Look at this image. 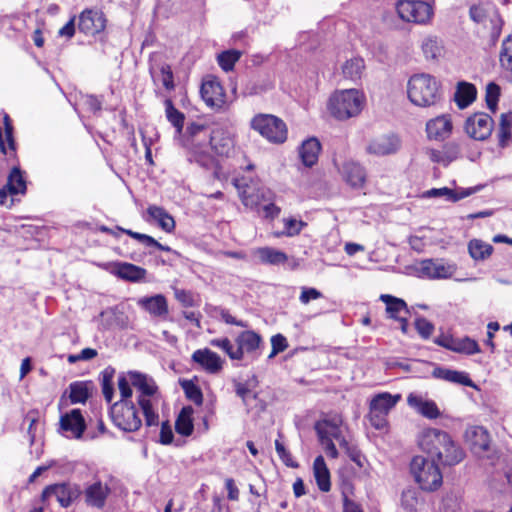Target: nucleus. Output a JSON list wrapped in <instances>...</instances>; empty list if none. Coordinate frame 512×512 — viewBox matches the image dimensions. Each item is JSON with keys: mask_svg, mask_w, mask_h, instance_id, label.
I'll use <instances>...</instances> for the list:
<instances>
[{"mask_svg": "<svg viewBox=\"0 0 512 512\" xmlns=\"http://www.w3.org/2000/svg\"><path fill=\"white\" fill-rule=\"evenodd\" d=\"M421 49L426 60L438 61L445 55L443 41L435 35L424 37Z\"/></svg>", "mask_w": 512, "mask_h": 512, "instance_id": "nucleus-29", "label": "nucleus"}, {"mask_svg": "<svg viewBox=\"0 0 512 512\" xmlns=\"http://www.w3.org/2000/svg\"><path fill=\"white\" fill-rule=\"evenodd\" d=\"M493 129V120L487 113H475L465 123L466 133L475 140L487 139Z\"/></svg>", "mask_w": 512, "mask_h": 512, "instance_id": "nucleus-14", "label": "nucleus"}, {"mask_svg": "<svg viewBox=\"0 0 512 512\" xmlns=\"http://www.w3.org/2000/svg\"><path fill=\"white\" fill-rule=\"evenodd\" d=\"M91 382L75 381L69 385V399L72 404L85 403L91 394Z\"/></svg>", "mask_w": 512, "mask_h": 512, "instance_id": "nucleus-39", "label": "nucleus"}, {"mask_svg": "<svg viewBox=\"0 0 512 512\" xmlns=\"http://www.w3.org/2000/svg\"><path fill=\"white\" fill-rule=\"evenodd\" d=\"M457 266L443 259H426L421 261L419 273L429 279H446L454 275Z\"/></svg>", "mask_w": 512, "mask_h": 512, "instance_id": "nucleus-15", "label": "nucleus"}, {"mask_svg": "<svg viewBox=\"0 0 512 512\" xmlns=\"http://www.w3.org/2000/svg\"><path fill=\"white\" fill-rule=\"evenodd\" d=\"M197 138H202L204 145L210 144L211 148L220 156H229L234 149V139L231 132L219 125L209 129L204 123H190L186 129L184 146L193 148Z\"/></svg>", "mask_w": 512, "mask_h": 512, "instance_id": "nucleus-2", "label": "nucleus"}, {"mask_svg": "<svg viewBox=\"0 0 512 512\" xmlns=\"http://www.w3.org/2000/svg\"><path fill=\"white\" fill-rule=\"evenodd\" d=\"M340 172L344 180L353 188H361L366 181L365 169L356 162H345Z\"/></svg>", "mask_w": 512, "mask_h": 512, "instance_id": "nucleus-25", "label": "nucleus"}, {"mask_svg": "<svg viewBox=\"0 0 512 512\" xmlns=\"http://www.w3.org/2000/svg\"><path fill=\"white\" fill-rule=\"evenodd\" d=\"M407 95L412 104L430 107L441 101L443 91L436 77L428 73H418L409 78Z\"/></svg>", "mask_w": 512, "mask_h": 512, "instance_id": "nucleus-3", "label": "nucleus"}, {"mask_svg": "<svg viewBox=\"0 0 512 512\" xmlns=\"http://www.w3.org/2000/svg\"><path fill=\"white\" fill-rule=\"evenodd\" d=\"M149 217L156 221L159 227L167 233H171L175 229L174 218L162 207L150 205L147 208Z\"/></svg>", "mask_w": 512, "mask_h": 512, "instance_id": "nucleus-32", "label": "nucleus"}, {"mask_svg": "<svg viewBox=\"0 0 512 512\" xmlns=\"http://www.w3.org/2000/svg\"><path fill=\"white\" fill-rule=\"evenodd\" d=\"M255 255L265 264L278 265L287 260L285 253L271 247L258 248L255 250Z\"/></svg>", "mask_w": 512, "mask_h": 512, "instance_id": "nucleus-43", "label": "nucleus"}, {"mask_svg": "<svg viewBox=\"0 0 512 512\" xmlns=\"http://www.w3.org/2000/svg\"><path fill=\"white\" fill-rule=\"evenodd\" d=\"M401 399L399 394L393 396L389 393H380L376 395L370 403V410H376L378 413L387 414Z\"/></svg>", "mask_w": 512, "mask_h": 512, "instance_id": "nucleus-38", "label": "nucleus"}, {"mask_svg": "<svg viewBox=\"0 0 512 512\" xmlns=\"http://www.w3.org/2000/svg\"><path fill=\"white\" fill-rule=\"evenodd\" d=\"M415 328L422 338L428 339L434 330V325L427 319L420 317L415 320Z\"/></svg>", "mask_w": 512, "mask_h": 512, "instance_id": "nucleus-54", "label": "nucleus"}, {"mask_svg": "<svg viewBox=\"0 0 512 512\" xmlns=\"http://www.w3.org/2000/svg\"><path fill=\"white\" fill-rule=\"evenodd\" d=\"M106 26L104 14L98 10L86 9L79 16L78 29L86 35H96Z\"/></svg>", "mask_w": 512, "mask_h": 512, "instance_id": "nucleus-17", "label": "nucleus"}, {"mask_svg": "<svg viewBox=\"0 0 512 512\" xmlns=\"http://www.w3.org/2000/svg\"><path fill=\"white\" fill-rule=\"evenodd\" d=\"M258 385V379L253 375L250 379L245 382H235V393L242 399L244 405L249 404L250 399H256L257 393L253 391Z\"/></svg>", "mask_w": 512, "mask_h": 512, "instance_id": "nucleus-40", "label": "nucleus"}, {"mask_svg": "<svg viewBox=\"0 0 512 512\" xmlns=\"http://www.w3.org/2000/svg\"><path fill=\"white\" fill-rule=\"evenodd\" d=\"M499 62L506 79L512 83V34L502 43Z\"/></svg>", "mask_w": 512, "mask_h": 512, "instance_id": "nucleus-36", "label": "nucleus"}, {"mask_svg": "<svg viewBox=\"0 0 512 512\" xmlns=\"http://www.w3.org/2000/svg\"><path fill=\"white\" fill-rule=\"evenodd\" d=\"M260 211L267 219H274L280 213V208L274 204V200L264 201L260 206Z\"/></svg>", "mask_w": 512, "mask_h": 512, "instance_id": "nucleus-58", "label": "nucleus"}, {"mask_svg": "<svg viewBox=\"0 0 512 512\" xmlns=\"http://www.w3.org/2000/svg\"><path fill=\"white\" fill-rule=\"evenodd\" d=\"M428 0H400L396 5L398 16L406 22L425 24L433 16V8Z\"/></svg>", "mask_w": 512, "mask_h": 512, "instance_id": "nucleus-10", "label": "nucleus"}, {"mask_svg": "<svg viewBox=\"0 0 512 512\" xmlns=\"http://www.w3.org/2000/svg\"><path fill=\"white\" fill-rule=\"evenodd\" d=\"M193 408L191 406L183 407L180 411L176 422V432L182 436H190L193 432V421H192Z\"/></svg>", "mask_w": 512, "mask_h": 512, "instance_id": "nucleus-42", "label": "nucleus"}, {"mask_svg": "<svg viewBox=\"0 0 512 512\" xmlns=\"http://www.w3.org/2000/svg\"><path fill=\"white\" fill-rule=\"evenodd\" d=\"M407 403L426 418L436 419L440 415V411L435 402L424 400L420 395L410 393L407 397Z\"/></svg>", "mask_w": 512, "mask_h": 512, "instance_id": "nucleus-28", "label": "nucleus"}, {"mask_svg": "<svg viewBox=\"0 0 512 512\" xmlns=\"http://www.w3.org/2000/svg\"><path fill=\"white\" fill-rule=\"evenodd\" d=\"M60 431L67 437L80 439L86 429V422L80 409H72L60 417Z\"/></svg>", "mask_w": 512, "mask_h": 512, "instance_id": "nucleus-16", "label": "nucleus"}, {"mask_svg": "<svg viewBox=\"0 0 512 512\" xmlns=\"http://www.w3.org/2000/svg\"><path fill=\"white\" fill-rule=\"evenodd\" d=\"M511 124L512 117L508 114H502L500 118L498 137L499 143L503 147L506 146L511 139Z\"/></svg>", "mask_w": 512, "mask_h": 512, "instance_id": "nucleus-49", "label": "nucleus"}, {"mask_svg": "<svg viewBox=\"0 0 512 512\" xmlns=\"http://www.w3.org/2000/svg\"><path fill=\"white\" fill-rule=\"evenodd\" d=\"M400 145V139L396 135H381L371 140L366 150L375 156H386L396 153Z\"/></svg>", "mask_w": 512, "mask_h": 512, "instance_id": "nucleus-18", "label": "nucleus"}, {"mask_svg": "<svg viewBox=\"0 0 512 512\" xmlns=\"http://www.w3.org/2000/svg\"><path fill=\"white\" fill-rule=\"evenodd\" d=\"M106 270L112 275L132 283L147 282V270L128 262H111L106 265Z\"/></svg>", "mask_w": 512, "mask_h": 512, "instance_id": "nucleus-12", "label": "nucleus"}, {"mask_svg": "<svg viewBox=\"0 0 512 512\" xmlns=\"http://www.w3.org/2000/svg\"><path fill=\"white\" fill-rule=\"evenodd\" d=\"M481 188L482 186L480 185L475 187L457 189H450L448 187L432 188L424 192L423 196L426 198L445 197L447 201L457 202L480 191Z\"/></svg>", "mask_w": 512, "mask_h": 512, "instance_id": "nucleus-20", "label": "nucleus"}, {"mask_svg": "<svg viewBox=\"0 0 512 512\" xmlns=\"http://www.w3.org/2000/svg\"><path fill=\"white\" fill-rule=\"evenodd\" d=\"M165 112L168 121L175 127L178 135L182 134L185 115L174 107L171 99L165 100Z\"/></svg>", "mask_w": 512, "mask_h": 512, "instance_id": "nucleus-46", "label": "nucleus"}, {"mask_svg": "<svg viewBox=\"0 0 512 512\" xmlns=\"http://www.w3.org/2000/svg\"><path fill=\"white\" fill-rule=\"evenodd\" d=\"M182 388L185 392L186 397L194 402L196 405H201L203 402V394L201 389L195 385L192 381H184Z\"/></svg>", "mask_w": 512, "mask_h": 512, "instance_id": "nucleus-51", "label": "nucleus"}, {"mask_svg": "<svg viewBox=\"0 0 512 512\" xmlns=\"http://www.w3.org/2000/svg\"><path fill=\"white\" fill-rule=\"evenodd\" d=\"M315 430L318 434L319 440L335 439L340 446H347V441L342 435L340 426H327L323 424H316Z\"/></svg>", "mask_w": 512, "mask_h": 512, "instance_id": "nucleus-44", "label": "nucleus"}, {"mask_svg": "<svg viewBox=\"0 0 512 512\" xmlns=\"http://www.w3.org/2000/svg\"><path fill=\"white\" fill-rule=\"evenodd\" d=\"M313 472L319 490L329 492L331 489L330 472L323 456L319 455L315 458Z\"/></svg>", "mask_w": 512, "mask_h": 512, "instance_id": "nucleus-30", "label": "nucleus"}, {"mask_svg": "<svg viewBox=\"0 0 512 512\" xmlns=\"http://www.w3.org/2000/svg\"><path fill=\"white\" fill-rule=\"evenodd\" d=\"M366 103L364 93L358 89L336 90L329 98L328 111L337 120L358 116Z\"/></svg>", "mask_w": 512, "mask_h": 512, "instance_id": "nucleus-4", "label": "nucleus"}, {"mask_svg": "<svg viewBox=\"0 0 512 512\" xmlns=\"http://www.w3.org/2000/svg\"><path fill=\"white\" fill-rule=\"evenodd\" d=\"M137 304L155 317H165L168 314V303L162 294L142 297L137 301Z\"/></svg>", "mask_w": 512, "mask_h": 512, "instance_id": "nucleus-26", "label": "nucleus"}, {"mask_svg": "<svg viewBox=\"0 0 512 512\" xmlns=\"http://www.w3.org/2000/svg\"><path fill=\"white\" fill-rule=\"evenodd\" d=\"M233 184L238 191L242 204L252 210L260 212V206L264 201L274 200V193L257 182L245 177L235 178Z\"/></svg>", "mask_w": 512, "mask_h": 512, "instance_id": "nucleus-7", "label": "nucleus"}, {"mask_svg": "<svg viewBox=\"0 0 512 512\" xmlns=\"http://www.w3.org/2000/svg\"><path fill=\"white\" fill-rule=\"evenodd\" d=\"M192 361L211 374L218 373L222 369L220 356L208 348L194 351Z\"/></svg>", "mask_w": 512, "mask_h": 512, "instance_id": "nucleus-22", "label": "nucleus"}, {"mask_svg": "<svg viewBox=\"0 0 512 512\" xmlns=\"http://www.w3.org/2000/svg\"><path fill=\"white\" fill-rule=\"evenodd\" d=\"M320 150L321 144L316 138L304 141L299 150L302 163L307 167H312L318 160Z\"/></svg>", "mask_w": 512, "mask_h": 512, "instance_id": "nucleus-31", "label": "nucleus"}, {"mask_svg": "<svg viewBox=\"0 0 512 512\" xmlns=\"http://www.w3.org/2000/svg\"><path fill=\"white\" fill-rule=\"evenodd\" d=\"M175 298L185 307H191L194 305L192 293L184 289L175 290Z\"/></svg>", "mask_w": 512, "mask_h": 512, "instance_id": "nucleus-62", "label": "nucleus"}, {"mask_svg": "<svg viewBox=\"0 0 512 512\" xmlns=\"http://www.w3.org/2000/svg\"><path fill=\"white\" fill-rule=\"evenodd\" d=\"M271 346L274 353H281L288 347L287 339L282 334H276L271 337Z\"/></svg>", "mask_w": 512, "mask_h": 512, "instance_id": "nucleus-64", "label": "nucleus"}, {"mask_svg": "<svg viewBox=\"0 0 512 512\" xmlns=\"http://www.w3.org/2000/svg\"><path fill=\"white\" fill-rule=\"evenodd\" d=\"M452 129V121L448 115L437 116L426 123L428 138L437 141L447 139L450 136Z\"/></svg>", "mask_w": 512, "mask_h": 512, "instance_id": "nucleus-19", "label": "nucleus"}, {"mask_svg": "<svg viewBox=\"0 0 512 512\" xmlns=\"http://www.w3.org/2000/svg\"><path fill=\"white\" fill-rule=\"evenodd\" d=\"M433 377L447 382L475 387L474 382L470 379L466 372L452 370L444 367H436L432 372Z\"/></svg>", "mask_w": 512, "mask_h": 512, "instance_id": "nucleus-27", "label": "nucleus"}, {"mask_svg": "<svg viewBox=\"0 0 512 512\" xmlns=\"http://www.w3.org/2000/svg\"><path fill=\"white\" fill-rule=\"evenodd\" d=\"M477 95L476 87L468 82L462 81L457 85L455 92V102L460 109L468 107L475 99Z\"/></svg>", "mask_w": 512, "mask_h": 512, "instance_id": "nucleus-34", "label": "nucleus"}, {"mask_svg": "<svg viewBox=\"0 0 512 512\" xmlns=\"http://www.w3.org/2000/svg\"><path fill=\"white\" fill-rule=\"evenodd\" d=\"M387 414L378 413L376 410H370L369 420L373 427L378 430L384 429L387 425Z\"/></svg>", "mask_w": 512, "mask_h": 512, "instance_id": "nucleus-59", "label": "nucleus"}, {"mask_svg": "<svg viewBox=\"0 0 512 512\" xmlns=\"http://www.w3.org/2000/svg\"><path fill=\"white\" fill-rule=\"evenodd\" d=\"M5 185L12 190V194L26 193V181L19 167H13L11 169Z\"/></svg>", "mask_w": 512, "mask_h": 512, "instance_id": "nucleus-45", "label": "nucleus"}, {"mask_svg": "<svg viewBox=\"0 0 512 512\" xmlns=\"http://www.w3.org/2000/svg\"><path fill=\"white\" fill-rule=\"evenodd\" d=\"M237 347L235 348L234 354H231V359L241 360L244 355V351L250 353L258 349L261 343V337L259 334L252 330L241 332L237 339Z\"/></svg>", "mask_w": 512, "mask_h": 512, "instance_id": "nucleus-21", "label": "nucleus"}, {"mask_svg": "<svg viewBox=\"0 0 512 512\" xmlns=\"http://www.w3.org/2000/svg\"><path fill=\"white\" fill-rule=\"evenodd\" d=\"M380 300L386 304V311L392 319H400L402 313H409L407 304L403 299L388 294H382Z\"/></svg>", "mask_w": 512, "mask_h": 512, "instance_id": "nucleus-37", "label": "nucleus"}, {"mask_svg": "<svg viewBox=\"0 0 512 512\" xmlns=\"http://www.w3.org/2000/svg\"><path fill=\"white\" fill-rule=\"evenodd\" d=\"M201 97L212 109L219 110L226 103V95L224 89L216 77H206L200 89Z\"/></svg>", "mask_w": 512, "mask_h": 512, "instance_id": "nucleus-13", "label": "nucleus"}, {"mask_svg": "<svg viewBox=\"0 0 512 512\" xmlns=\"http://www.w3.org/2000/svg\"><path fill=\"white\" fill-rule=\"evenodd\" d=\"M160 72L162 75L161 81H162V84L165 87V89H167L169 91L173 90L175 88V84H174L173 72H172L170 65L162 64L160 67Z\"/></svg>", "mask_w": 512, "mask_h": 512, "instance_id": "nucleus-55", "label": "nucleus"}, {"mask_svg": "<svg viewBox=\"0 0 512 512\" xmlns=\"http://www.w3.org/2000/svg\"><path fill=\"white\" fill-rule=\"evenodd\" d=\"M130 384V378L127 379V377L124 375H121L118 378V388L121 395V399L119 401H131L130 398L132 396V389Z\"/></svg>", "mask_w": 512, "mask_h": 512, "instance_id": "nucleus-57", "label": "nucleus"}, {"mask_svg": "<svg viewBox=\"0 0 512 512\" xmlns=\"http://www.w3.org/2000/svg\"><path fill=\"white\" fill-rule=\"evenodd\" d=\"M3 126V129L0 126V150L2 153L7 154L8 150L12 152L16 150L13 125L8 114L3 116Z\"/></svg>", "mask_w": 512, "mask_h": 512, "instance_id": "nucleus-35", "label": "nucleus"}, {"mask_svg": "<svg viewBox=\"0 0 512 512\" xmlns=\"http://www.w3.org/2000/svg\"><path fill=\"white\" fill-rule=\"evenodd\" d=\"M210 344L214 347H218V348L222 349L223 351H225L230 358H231V354H234V352H235V348L228 338L213 339V340H211Z\"/></svg>", "mask_w": 512, "mask_h": 512, "instance_id": "nucleus-63", "label": "nucleus"}, {"mask_svg": "<svg viewBox=\"0 0 512 512\" xmlns=\"http://www.w3.org/2000/svg\"><path fill=\"white\" fill-rule=\"evenodd\" d=\"M365 69L364 60L360 57H354L347 60L342 66V74L344 78L353 82L361 79Z\"/></svg>", "mask_w": 512, "mask_h": 512, "instance_id": "nucleus-41", "label": "nucleus"}, {"mask_svg": "<svg viewBox=\"0 0 512 512\" xmlns=\"http://www.w3.org/2000/svg\"><path fill=\"white\" fill-rule=\"evenodd\" d=\"M207 145L203 144L202 138H197L196 144L189 150V161L196 162L201 167L210 168L213 163V157L206 151Z\"/></svg>", "mask_w": 512, "mask_h": 512, "instance_id": "nucleus-33", "label": "nucleus"}, {"mask_svg": "<svg viewBox=\"0 0 512 512\" xmlns=\"http://www.w3.org/2000/svg\"><path fill=\"white\" fill-rule=\"evenodd\" d=\"M251 127L272 143L281 144L287 139L286 124L272 114L254 116L251 120Z\"/></svg>", "mask_w": 512, "mask_h": 512, "instance_id": "nucleus-8", "label": "nucleus"}, {"mask_svg": "<svg viewBox=\"0 0 512 512\" xmlns=\"http://www.w3.org/2000/svg\"><path fill=\"white\" fill-rule=\"evenodd\" d=\"M418 444L429 458L444 466L457 465L465 457L463 449L447 432L440 429H424L419 436Z\"/></svg>", "mask_w": 512, "mask_h": 512, "instance_id": "nucleus-1", "label": "nucleus"}, {"mask_svg": "<svg viewBox=\"0 0 512 512\" xmlns=\"http://www.w3.org/2000/svg\"><path fill=\"white\" fill-rule=\"evenodd\" d=\"M499 96H500V87L493 82L489 83L486 86L485 99H486L487 107L492 112L496 111Z\"/></svg>", "mask_w": 512, "mask_h": 512, "instance_id": "nucleus-52", "label": "nucleus"}, {"mask_svg": "<svg viewBox=\"0 0 512 512\" xmlns=\"http://www.w3.org/2000/svg\"><path fill=\"white\" fill-rule=\"evenodd\" d=\"M240 56L241 53L236 50L224 51L218 55V64L224 71H231Z\"/></svg>", "mask_w": 512, "mask_h": 512, "instance_id": "nucleus-50", "label": "nucleus"}, {"mask_svg": "<svg viewBox=\"0 0 512 512\" xmlns=\"http://www.w3.org/2000/svg\"><path fill=\"white\" fill-rule=\"evenodd\" d=\"M112 422L125 432L137 431L142 424L138 410L132 401H117L110 408Z\"/></svg>", "mask_w": 512, "mask_h": 512, "instance_id": "nucleus-9", "label": "nucleus"}, {"mask_svg": "<svg viewBox=\"0 0 512 512\" xmlns=\"http://www.w3.org/2000/svg\"><path fill=\"white\" fill-rule=\"evenodd\" d=\"M110 493L107 484L96 481L88 485L85 489V499L89 506L101 509L105 506L106 499Z\"/></svg>", "mask_w": 512, "mask_h": 512, "instance_id": "nucleus-24", "label": "nucleus"}, {"mask_svg": "<svg viewBox=\"0 0 512 512\" xmlns=\"http://www.w3.org/2000/svg\"><path fill=\"white\" fill-rule=\"evenodd\" d=\"M451 351L473 355L480 352V347L474 339L469 337L455 338Z\"/></svg>", "mask_w": 512, "mask_h": 512, "instance_id": "nucleus-47", "label": "nucleus"}, {"mask_svg": "<svg viewBox=\"0 0 512 512\" xmlns=\"http://www.w3.org/2000/svg\"><path fill=\"white\" fill-rule=\"evenodd\" d=\"M322 297V293L316 288L303 287L299 300L302 304H308L311 300H316Z\"/></svg>", "mask_w": 512, "mask_h": 512, "instance_id": "nucleus-60", "label": "nucleus"}, {"mask_svg": "<svg viewBox=\"0 0 512 512\" xmlns=\"http://www.w3.org/2000/svg\"><path fill=\"white\" fill-rule=\"evenodd\" d=\"M80 490L76 485L69 483H56L47 486L41 495V501L50 504L55 499L63 508H67L79 496Z\"/></svg>", "mask_w": 512, "mask_h": 512, "instance_id": "nucleus-11", "label": "nucleus"}, {"mask_svg": "<svg viewBox=\"0 0 512 512\" xmlns=\"http://www.w3.org/2000/svg\"><path fill=\"white\" fill-rule=\"evenodd\" d=\"M410 471L419 487L428 492L437 490L443 483L438 463L431 458L415 456L410 463Z\"/></svg>", "mask_w": 512, "mask_h": 512, "instance_id": "nucleus-6", "label": "nucleus"}, {"mask_svg": "<svg viewBox=\"0 0 512 512\" xmlns=\"http://www.w3.org/2000/svg\"><path fill=\"white\" fill-rule=\"evenodd\" d=\"M275 449H276V452H277L279 458L283 461V463L286 466L293 467V468L298 466V464L292 460V457H291V454L289 453V451L285 448V446L279 440L275 441Z\"/></svg>", "mask_w": 512, "mask_h": 512, "instance_id": "nucleus-56", "label": "nucleus"}, {"mask_svg": "<svg viewBox=\"0 0 512 512\" xmlns=\"http://www.w3.org/2000/svg\"><path fill=\"white\" fill-rule=\"evenodd\" d=\"M128 376L131 385L140 391L137 402L144 415L145 424L147 426H157L159 424V415L154 410L152 399L157 392L154 380L136 371H130Z\"/></svg>", "mask_w": 512, "mask_h": 512, "instance_id": "nucleus-5", "label": "nucleus"}, {"mask_svg": "<svg viewBox=\"0 0 512 512\" xmlns=\"http://www.w3.org/2000/svg\"><path fill=\"white\" fill-rule=\"evenodd\" d=\"M466 437L470 443L471 450L476 455H482L489 450L490 447V436L486 429L481 426H474L470 428Z\"/></svg>", "mask_w": 512, "mask_h": 512, "instance_id": "nucleus-23", "label": "nucleus"}, {"mask_svg": "<svg viewBox=\"0 0 512 512\" xmlns=\"http://www.w3.org/2000/svg\"><path fill=\"white\" fill-rule=\"evenodd\" d=\"M468 251L474 260H484L491 255L493 247L481 240L474 239L469 242Z\"/></svg>", "mask_w": 512, "mask_h": 512, "instance_id": "nucleus-48", "label": "nucleus"}, {"mask_svg": "<svg viewBox=\"0 0 512 512\" xmlns=\"http://www.w3.org/2000/svg\"><path fill=\"white\" fill-rule=\"evenodd\" d=\"M428 155L431 161L435 163H441L443 165H448L450 162H452L454 159H456V156H450L447 157L446 153L444 151L439 150H429Z\"/></svg>", "mask_w": 512, "mask_h": 512, "instance_id": "nucleus-61", "label": "nucleus"}, {"mask_svg": "<svg viewBox=\"0 0 512 512\" xmlns=\"http://www.w3.org/2000/svg\"><path fill=\"white\" fill-rule=\"evenodd\" d=\"M419 499L416 491L406 490L403 491L401 496V505L407 512H416Z\"/></svg>", "mask_w": 512, "mask_h": 512, "instance_id": "nucleus-53", "label": "nucleus"}]
</instances>
